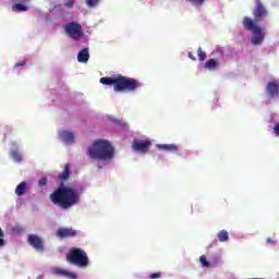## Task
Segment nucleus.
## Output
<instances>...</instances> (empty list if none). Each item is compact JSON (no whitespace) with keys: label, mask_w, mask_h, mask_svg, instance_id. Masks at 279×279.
I'll use <instances>...</instances> for the list:
<instances>
[{"label":"nucleus","mask_w":279,"mask_h":279,"mask_svg":"<svg viewBox=\"0 0 279 279\" xmlns=\"http://www.w3.org/2000/svg\"><path fill=\"white\" fill-rule=\"evenodd\" d=\"M253 16L254 20L252 17L245 16L242 21V25L244 29H246L247 32H252L253 36L251 38V43L252 45L257 46L263 44V40H265V36L267 35L265 28L258 25V23H263V21H265V19L269 16V11L265 7V4H263V1L255 0Z\"/></svg>","instance_id":"nucleus-1"},{"label":"nucleus","mask_w":279,"mask_h":279,"mask_svg":"<svg viewBox=\"0 0 279 279\" xmlns=\"http://www.w3.org/2000/svg\"><path fill=\"white\" fill-rule=\"evenodd\" d=\"M50 202L63 210H69L72 206L80 204V192L73 187L60 185L50 194Z\"/></svg>","instance_id":"nucleus-2"},{"label":"nucleus","mask_w":279,"mask_h":279,"mask_svg":"<svg viewBox=\"0 0 279 279\" xmlns=\"http://www.w3.org/2000/svg\"><path fill=\"white\" fill-rule=\"evenodd\" d=\"M100 84L104 86H113L116 93H134L137 88H141V82L133 77L118 75L116 77H101Z\"/></svg>","instance_id":"nucleus-3"},{"label":"nucleus","mask_w":279,"mask_h":279,"mask_svg":"<svg viewBox=\"0 0 279 279\" xmlns=\"http://www.w3.org/2000/svg\"><path fill=\"white\" fill-rule=\"evenodd\" d=\"M87 156L92 160H102L104 162L114 158V146L106 140H98L87 148Z\"/></svg>","instance_id":"nucleus-4"},{"label":"nucleus","mask_w":279,"mask_h":279,"mask_svg":"<svg viewBox=\"0 0 279 279\" xmlns=\"http://www.w3.org/2000/svg\"><path fill=\"white\" fill-rule=\"evenodd\" d=\"M66 260L76 267H88V254L78 247H71L66 254Z\"/></svg>","instance_id":"nucleus-5"},{"label":"nucleus","mask_w":279,"mask_h":279,"mask_svg":"<svg viewBox=\"0 0 279 279\" xmlns=\"http://www.w3.org/2000/svg\"><path fill=\"white\" fill-rule=\"evenodd\" d=\"M64 32L72 38L73 40H80L82 36H84V32H82V25L77 22H70L64 25Z\"/></svg>","instance_id":"nucleus-6"},{"label":"nucleus","mask_w":279,"mask_h":279,"mask_svg":"<svg viewBox=\"0 0 279 279\" xmlns=\"http://www.w3.org/2000/svg\"><path fill=\"white\" fill-rule=\"evenodd\" d=\"M27 243L31 247H34L36 252H45V242L43 241V238L36 234H29L27 236Z\"/></svg>","instance_id":"nucleus-7"},{"label":"nucleus","mask_w":279,"mask_h":279,"mask_svg":"<svg viewBox=\"0 0 279 279\" xmlns=\"http://www.w3.org/2000/svg\"><path fill=\"white\" fill-rule=\"evenodd\" d=\"M149 147H151V141L145 140V141H134L132 144L133 151H141L142 154H146V151H149Z\"/></svg>","instance_id":"nucleus-8"},{"label":"nucleus","mask_w":279,"mask_h":279,"mask_svg":"<svg viewBox=\"0 0 279 279\" xmlns=\"http://www.w3.org/2000/svg\"><path fill=\"white\" fill-rule=\"evenodd\" d=\"M51 274H53V276H61L63 278L77 279V275L75 272H71L63 268H52Z\"/></svg>","instance_id":"nucleus-9"},{"label":"nucleus","mask_w":279,"mask_h":279,"mask_svg":"<svg viewBox=\"0 0 279 279\" xmlns=\"http://www.w3.org/2000/svg\"><path fill=\"white\" fill-rule=\"evenodd\" d=\"M77 234V231H75L73 228H59L57 231V236L59 239H69L71 236H75Z\"/></svg>","instance_id":"nucleus-10"},{"label":"nucleus","mask_w":279,"mask_h":279,"mask_svg":"<svg viewBox=\"0 0 279 279\" xmlns=\"http://www.w3.org/2000/svg\"><path fill=\"white\" fill-rule=\"evenodd\" d=\"M60 138L64 141V143L73 144L75 143V135L69 131H61L59 133Z\"/></svg>","instance_id":"nucleus-11"},{"label":"nucleus","mask_w":279,"mask_h":279,"mask_svg":"<svg viewBox=\"0 0 279 279\" xmlns=\"http://www.w3.org/2000/svg\"><path fill=\"white\" fill-rule=\"evenodd\" d=\"M266 90L270 97H276V95H278L279 92V86L276 82H269L267 84Z\"/></svg>","instance_id":"nucleus-12"},{"label":"nucleus","mask_w":279,"mask_h":279,"mask_svg":"<svg viewBox=\"0 0 279 279\" xmlns=\"http://www.w3.org/2000/svg\"><path fill=\"white\" fill-rule=\"evenodd\" d=\"M90 59V53L88 52V48H84L82 49L78 53H77V60L78 62H88V60Z\"/></svg>","instance_id":"nucleus-13"},{"label":"nucleus","mask_w":279,"mask_h":279,"mask_svg":"<svg viewBox=\"0 0 279 279\" xmlns=\"http://www.w3.org/2000/svg\"><path fill=\"white\" fill-rule=\"evenodd\" d=\"M71 178V165L66 163L64 166V170L59 174L58 179L61 182H64L65 180H69Z\"/></svg>","instance_id":"nucleus-14"},{"label":"nucleus","mask_w":279,"mask_h":279,"mask_svg":"<svg viewBox=\"0 0 279 279\" xmlns=\"http://www.w3.org/2000/svg\"><path fill=\"white\" fill-rule=\"evenodd\" d=\"M158 149H162L163 151H178L179 147L175 144H158Z\"/></svg>","instance_id":"nucleus-15"},{"label":"nucleus","mask_w":279,"mask_h":279,"mask_svg":"<svg viewBox=\"0 0 279 279\" xmlns=\"http://www.w3.org/2000/svg\"><path fill=\"white\" fill-rule=\"evenodd\" d=\"M25 191H27V183L25 181L21 182L15 187V194H17L20 197H21V195H25Z\"/></svg>","instance_id":"nucleus-16"},{"label":"nucleus","mask_w":279,"mask_h":279,"mask_svg":"<svg viewBox=\"0 0 279 279\" xmlns=\"http://www.w3.org/2000/svg\"><path fill=\"white\" fill-rule=\"evenodd\" d=\"M217 239L220 241V243H226V241H229L230 239V233H228L227 230H221L218 232Z\"/></svg>","instance_id":"nucleus-17"},{"label":"nucleus","mask_w":279,"mask_h":279,"mask_svg":"<svg viewBox=\"0 0 279 279\" xmlns=\"http://www.w3.org/2000/svg\"><path fill=\"white\" fill-rule=\"evenodd\" d=\"M218 66L217 60L209 59L205 62V69H208L209 71H215V69Z\"/></svg>","instance_id":"nucleus-18"},{"label":"nucleus","mask_w":279,"mask_h":279,"mask_svg":"<svg viewBox=\"0 0 279 279\" xmlns=\"http://www.w3.org/2000/svg\"><path fill=\"white\" fill-rule=\"evenodd\" d=\"M12 12H27V7L22 3H15L12 5Z\"/></svg>","instance_id":"nucleus-19"},{"label":"nucleus","mask_w":279,"mask_h":279,"mask_svg":"<svg viewBox=\"0 0 279 279\" xmlns=\"http://www.w3.org/2000/svg\"><path fill=\"white\" fill-rule=\"evenodd\" d=\"M11 158H13L15 162H23V156L21 155V153H19V150L11 151Z\"/></svg>","instance_id":"nucleus-20"},{"label":"nucleus","mask_w":279,"mask_h":279,"mask_svg":"<svg viewBox=\"0 0 279 279\" xmlns=\"http://www.w3.org/2000/svg\"><path fill=\"white\" fill-rule=\"evenodd\" d=\"M199 263L203 267H210V263H208V259L206 258V255H202L199 257Z\"/></svg>","instance_id":"nucleus-21"},{"label":"nucleus","mask_w":279,"mask_h":279,"mask_svg":"<svg viewBox=\"0 0 279 279\" xmlns=\"http://www.w3.org/2000/svg\"><path fill=\"white\" fill-rule=\"evenodd\" d=\"M197 56H198V60L201 62H204V60H206V52L202 50V48L197 49Z\"/></svg>","instance_id":"nucleus-22"},{"label":"nucleus","mask_w":279,"mask_h":279,"mask_svg":"<svg viewBox=\"0 0 279 279\" xmlns=\"http://www.w3.org/2000/svg\"><path fill=\"white\" fill-rule=\"evenodd\" d=\"M100 0H85L88 8H96Z\"/></svg>","instance_id":"nucleus-23"},{"label":"nucleus","mask_w":279,"mask_h":279,"mask_svg":"<svg viewBox=\"0 0 279 279\" xmlns=\"http://www.w3.org/2000/svg\"><path fill=\"white\" fill-rule=\"evenodd\" d=\"M186 1H189L192 5H196V7L204 5V3H206V0H186Z\"/></svg>","instance_id":"nucleus-24"},{"label":"nucleus","mask_w":279,"mask_h":279,"mask_svg":"<svg viewBox=\"0 0 279 279\" xmlns=\"http://www.w3.org/2000/svg\"><path fill=\"white\" fill-rule=\"evenodd\" d=\"M3 230L0 228V247H3V245H5V240H3Z\"/></svg>","instance_id":"nucleus-25"},{"label":"nucleus","mask_w":279,"mask_h":279,"mask_svg":"<svg viewBox=\"0 0 279 279\" xmlns=\"http://www.w3.org/2000/svg\"><path fill=\"white\" fill-rule=\"evenodd\" d=\"M38 186H40V187L47 186V177H43V178L39 180Z\"/></svg>","instance_id":"nucleus-26"},{"label":"nucleus","mask_w":279,"mask_h":279,"mask_svg":"<svg viewBox=\"0 0 279 279\" xmlns=\"http://www.w3.org/2000/svg\"><path fill=\"white\" fill-rule=\"evenodd\" d=\"M162 274L161 272H154L149 276V279H158L161 278Z\"/></svg>","instance_id":"nucleus-27"},{"label":"nucleus","mask_w":279,"mask_h":279,"mask_svg":"<svg viewBox=\"0 0 279 279\" xmlns=\"http://www.w3.org/2000/svg\"><path fill=\"white\" fill-rule=\"evenodd\" d=\"M64 5H65V8H73V5H75V1L74 0H68Z\"/></svg>","instance_id":"nucleus-28"},{"label":"nucleus","mask_w":279,"mask_h":279,"mask_svg":"<svg viewBox=\"0 0 279 279\" xmlns=\"http://www.w3.org/2000/svg\"><path fill=\"white\" fill-rule=\"evenodd\" d=\"M274 132L277 136H279V123H277L274 128Z\"/></svg>","instance_id":"nucleus-29"},{"label":"nucleus","mask_w":279,"mask_h":279,"mask_svg":"<svg viewBox=\"0 0 279 279\" xmlns=\"http://www.w3.org/2000/svg\"><path fill=\"white\" fill-rule=\"evenodd\" d=\"M19 66H25V61L17 62L15 69H19Z\"/></svg>","instance_id":"nucleus-30"},{"label":"nucleus","mask_w":279,"mask_h":279,"mask_svg":"<svg viewBox=\"0 0 279 279\" xmlns=\"http://www.w3.org/2000/svg\"><path fill=\"white\" fill-rule=\"evenodd\" d=\"M13 232L21 233V232H23V229H22V227H15V228H13Z\"/></svg>","instance_id":"nucleus-31"},{"label":"nucleus","mask_w":279,"mask_h":279,"mask_svg":"<svg viewBox=\"0 0 279 279\" xmlns=\"http://www.w3.org/2000/svg\"><path fill=\"white\" fill-rule=\"evenodd\" d=\"M187 58H190V60H193V61L196 60V59H195V56H193L192 52H189V53H187Z\"/></svg>","instance_id":"nucleus-32"},{"label":"nucleus","mask_w":279,"mask_h":279,"mask_svg":"<svg viewBox=\"0 0 279 279\" xmlns=\"http://www.w3.org/2000/svg\"><path fill=\"white\" fill-rule=\"evenodd\" d=\"M22 3H27L29 0H20Z\"/></svg>","instance_id":"nucleus-33"},{"label":"nucleus","mask_w":279,"mask_h":279,"mask_svg":"<svg viewBox=\"0 0 279 279\" xmlns=\"http://www.w3.org/2000/svg\"><path fill=\"white\" fill-rule=\"evenodd\" d=\"M117 123H118V125H121V120H118Z\"/></svg>","instance_id":"nucleus-34"}]
</instances>
